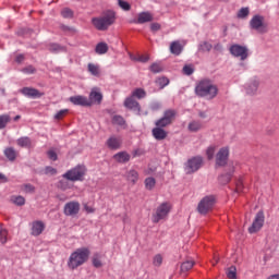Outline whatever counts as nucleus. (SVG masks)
I'll use <instances>...</instances> for the list:
<instances>
[{
    "instance_id": "393cba45",
    "label": "nucleus",
    "mask_w": 279,
    "mask_h": 279,
    "mask_svg": "<svg viewBox=\"0 0 279 279\" xmlns=\"http://www.w3.org/2000/svg\"><path fill=\"white\" fill-rule=\"evenodd\" d=\"M113 158L114 160H117V162H121V163L130 162V154H128V151H120L116 154Z\"/></svg>"
},
{
    "instance_id": "c03bdc74",
    "label": "nucleus",
    "mask_w": 279,
    "mask_h": 279,
    "mask_svg": "<svg viewBox=\"0 0 279 279\" xmlns=\"http://www.w3.org/2000/svg\"><path fill=\"white\" fill-rule=\"evenodd\" d=\"M250 16V9L248 8H242L238 12V19H247Z\"/></svg>"
},
{
    "instance_id": "f257e3e1",
    "label": "nucleus",
    "mask_w": 279,
    "mask_h": 279,
    "mask_svg": "<svg viewBox=\"0 0 279 279\" xmlns=\"http://www.w3.org/2000/svg\"><path fill=\"white\" fill-rule=\"evenodd\" d=\"M88 258H90V250L88 247L76 248L69 257L68 267L72 270L77 269V267L88 263Z\"/></svg>"
},
{
    "instance_id": "6e6552de",
    "label": "nucleus",
    "mask_w": 279,
    "mask_h": 279,
    "mask_svg": "<svg viewBox=\"0 0 279 279\" xmlns=\"http://www.w3.org/2000/svg\"><path fill=\"white\" fill-rule=\"evenodd\" d=\"M229 51L233 58H240L242 61H245L246 58H250V49L247 46L233 44L230 46Z\"/></svg>"
},
{
    "instance_id": "cd10ccee",
    "label": "nucleus",
    "mask_w": 279,
    "mask_h": 279,
    "mask_svg": "<svg viewBox=\"0 0 279 279\" xmlns=\"http://www.w3.org/2000/svg\"><path fill=\"white\" fill-rule=\"evenodd\" d=\"M95 51L96 53H98V56H104L105 53H108V44L106 43L97 44Z\"/></svg>"
},
{
    "instance_id": "4468645a",
    "label": "nucleus",
    "mask_w": 279,
    "mask_h": 279,
    "mask_svg": "<svg viewBox=\"0 0 279 279\" xmlns=\"http://www.w3.org/2000/svg\"><path fill=\"white\" fill-rule=\"evenodd\" d=\"M124 108L136 112V114H141V104H138V101H136V99H134L132 96L125 98Z\"/></svg>"
},
{
    "instance_id": "2eb2a0df",
    "label": "nucleus",
    "mask_w": 279,
    "mask_h": 279,
    "mask_svg": "<svg viewBox=\"0 0 279 279\" xmlns=\"http://www.w3.org/2000/svg\"><path fill=\"white\" fill-rule=\"evenodd\" d=\"M106 145L108 149H112L113 151H117V149H121V145H123V140H121L120 136L113 135L107 140Z\"/></svg>"
},
{
    "instance_id": "7ed1b4c3",
    "label": "nucleus",
    "mask_w": 279,
    "mask_h": 279,
    "mask_svg": "<svg viewBox=\"0 0 279 279\" xmlns=\"http://www.w3.org/2000/svg\"><path fill=\"white\" fill-rule=\"evenodd\" d=\"M195 93L198 97L215 99V97H217V94L219 93V89L216 87V85L213 84V82L204 80L196 85Z\"/></svg>"
},
{
    "instance_id": "9d476101",
    "label": "nucleus",
    "mask_w": 279,
    "mask_h": 279,
    "mask_svg": "<svg viewBox=\"0 0 279 279\" xmlns=\"http://www.w3.org/2000/svg\"><path fill=\"white\" fill-rule=\"evenodd\" d=\"M204 165V158L201 156L192 157L189 159L185 163V173L191 174L195 173L196 171H199L202 169V166Z\"/></svg>"
},
{
    "instance_id": "13d9d810",
    "label": "nucleus",
    "mask_w": 279,
    "mask_h": 279,
    "mask_svg": "<svg viewBox=\"0 0 279 279\" xmlns=\"http://www.w3.org/2000/svg\"><path fill=\"white\" fill-rule=\"evenodd\" d=\"M236 193H241L243 191V181L239 180L235 184Z\"/></svg>"
},
{
    "instance_id": "a19ab883",
    "label": "nucleus",
    "mask_w": 279,
    "mask_h": 279,
    "mask_svg": "<svg viewBox=\"0 0 279 279\" xmlns=\"http://www.w3.org/2000/svg\"><path fill=\"white\" fill-rule=\"evenodd\" d=\"M215 151H217V146L215 145H211L207 148L206 156L208 160H213V158H215Z\"/></svg>"
},
{
    "instance_id": "a878e982",
    "label": "nucleus",
    "mask_w": 279,
    "mask_h": 279,
    "mask_svg": "<svg viewBox=\"0 0 279 279\" xmlns=\"http://www.w3.org/2000/svg\"><path fill=\"white\" fill-rule=\"evenodd\" d=\"M195 266V260L187 259L181 264V271L182 274H186V271H191L193 267Z\"/></svg>"
},
{
    "instance_id": "69168bd1",
    "label": "nucleus",
    "mask_w": 279,
    "mask_h": 279,
    "mask_svg": "<svg viewBox=\"0 0 279 279\" xmlns=\"http://www.w3.org/2000/svg\"><path fill=\"white\" fill-rule=\"evenodd\" d=\"M267 279H279V274L277 275H271Z\"/></svg>"
},
{
    "instance_id": "09e8293b",
    "label": "nucleus",
    "mask_w": 279,
    "mask_h": 279,
    "mask_svg": "<svg viewBox=\"0 0 279 279\" xmlns=\"http://www.w3.org/2000/svg\"><path fill=\"white\" fill-rule=\"evenodd\" d=\"M66 114H69V109H62L56 113L54 119L60 121V119H64V117H66Z\"/></svg>"
},
{
    "instance_id": "473e14b6",
    "label": "nucleus",
    "mask_w": 279,
    "mask_h": 279,
    "mask_svg": "<svg viewBox=\"0 0 279 279\" xmlns=\"http://www.w3.org/2000/svg\"><path fill=\"white\" fill-rule=\"evenodd\" d=\"M187 130L190 132H199V130H202V123L199 121L194 120V121L189 123Z\"/></svg>"
},
{
    "instance_id": "b1692460",
    "label": "nucleus",
    "mask_w": 279,
    "mask_h": 279,
    "mask_svg": "<svg viewBox=\"0 0 279 279\" xmlns=\"http://www.w3.org/2000/svg\"><path fill=\"white\" fill-rule=\"evenodd\" d=\"M153 136L156 138V141H165L167 138V131L165 129L157 126L153 129Z\"/></svg>"
},
{
    "instance_id": "1a4fd4ad",
    "label": "nucleus",
    "mask_w": 279,
    "mask_h": 279,
    "mask_svg": "<svg viewBox=\"0 0 279 279\" xmlns=\"http://www.w3.org/2000/svg\"><path fill=\"white\" fill-rule=\"evenodd\" d=\"M264 226H265V211L259 210L255 215L252 226L248 228V233L256 234V232H260V230H263Z\"/></svg>"
},
{
    "instance_id": "39448f33",
    "label": "nucleus",
    "mask_w": 279,
    "mask_h": 279,
    "mask_svg": "<svg viewBox=\"0 0 279 279\" xmlns=\"http://www.w3.org/2000/svg\"><path fill=\"white\" fill-rule=\"evenodd\" d=\"M250 27L257 34H267L269 32V24L265 22V16L258 14L251 19Z\"/></svg>"
},
{
    "instance_id": "f3484780",
    "label": "nucleus",
    "mask_w": 279,
    "mask_h": 279,
    "mask_svg": "<svg viewBox=\"0 0 279 279\" xmlns=\"http://www.w3.org/2000/svg\"><path fill=\"white\" fill-rule=\"evenodd\" d=\"M154 21V15L150 12H141L137 14V19L133 21L138 25H143L145 23H151Z\"/></svg>"
},
{
    "instance_id": "412c9836",
    "label": "nucleus",
    "mask_w": 279,
    "mask_h": 279,
    "mask_svg": "<svg viewBox=\"0 0 279 279\" xmlns=\"http://www.w3.org/2000/svg\"><path fill=\"white\" fill-rule=\"evenodd\" d=\"M101 99H104V96L99 93V89L93 88L89 94V100H88L90 101V106H93V104H101Z\"/></svg>"
},
{
    "instance_id": "bb28decb",
    "label": "nucleus",
    "mask_w": 279,
    "mask_h": 279,
    "mask_svg": "<svg viewBox=\"0 0 279 279\" xmlns=\"http://www.w3.org/2000/svg\"><path fill=\"white\" fill-rule=\"evenodd\" d=\"M87 71L95 77H99V75H101V70H99V65L95 63H88Z\"/></svg>"
},
{
    "instance_id": "c9c22d12",
    "label": "nucleus",
    "mask_w": 279,
    "mask_h": 279,
    "mask_svg": "<svg viewBox=\"0 0 279 279\" xmlns=\"http://www.w3.org/2000/svg\"><path fill=\"white\" fill-rule=\"evenodd\" d=\"M144 184L147 191H153V189L156 186V179L148 177L145 179Z\"/></svg>"
},
{
    "instance_id": "72a5a7b5",
    "label": "nucleus",
    "mask_w": 279,
    "mask_h": 279,
    "mask_svg": "<svg viewBox=\"0 0 279 279\" xmlns=\"http://www.w3.org/2000/svg\"><path fill=\"white\" fill-rule=\"evenodd\" d=\"M92 263L96 267V269L104 267V264L101 263V255L99 253L94 254V256L92 258Z\"/></svg>"
},
{
    "instance_id": "ea45409f",
    "label": "nucleus",
    "mask_w": 279,
    "mask_h": 279,
    "mask_svg": "<svg viewBox=\"0 0 279 279\" xmlns=\"http://www.w3.org/2000/svg\"><path fill=\"white\" fill-rule=\"evenodd\" d=\"M156 85L160 88H165V86H169V78L162 76L156 80Z\"/></svg>"
},
{
    "instance_id": "ddd939ff",
    "label": "nucleus",
    "mask_w": 279,
    "mask_h": 279,
    "mask_svg": "<svg viewBox=\"0 0 279 279\" xmlns=\"http://www.w3.org/2000/svg\"><path fill=\"white\" fill-rule=\"evenodd\" d=\"M230 156V148L222 147L216 155V165L218 167H226L228 165V158Z\"/></svg>"
},
{
    "instance_id": "6e6d98bb",
    "label": "nucleus",
    "mask_w": 279,
    "mask_h": 279,
    "mask_svg": "<svg viewBox=\"0 0 279 279\" xmlns=\"http://www.w3.org/2000/svg\"><path fill=\"white\" fill-rule=\"evenodd\" d=\"M45 173L50 174V175H56L58 173V170L53 167H46Z\"/></svg>"
},
{
    "instance_id": "a211bd4d",
    "label": "nucleus",
    "mask_w": 279,
    "mask_h": 279,
    "mask_svg": "<svg viewBox=\"0 0 279 279\" xmlns=\"http://www.w3.org/2000/svg\"><path fill=\"white\" fill-rule=\"evenodd\" d=\"M184 43L182 44L180 40H174L170 44V53H172V56H180L182 53V51H184Z\"/></svg>"
},
{
    "instance_id": "6ab92c4d",
    "label": "nucleus",
    "mask_w": 279,
    "mask_h": 279,
    "mask_svg": "<svg viewBox=\"0 0 279 279\" xmlns=\"http://www.w3.org/2000/svg\"><path fill=\"white\" fill-rule=\"evenodd\" d=\"M260 86V81L257 78L251 80L246 85V95H256L258 93V87Z\"/></svg>"
},
{
    "instance_id": "bf43d9fd",
    "label": "nucleus",
    "mask_w": 279,
    "mask_h": 279,
    "mask_svg": "<svg viewBox=\"0 0 279 279\" xmlns=\"http://www.w3.org/2000/svg\"><path fill=\"white\" fill-rule=\"evenodd\" d=\"M24 191H25V193H34L35 187L32 184H26V185H24Z\"/></svg>"
},
{
    "instance_id": "f03ea898",
    "label": "nucleus",
    "mask_w": 279,
    "mask_h": 279,
    "mask_svg": "<svg viewBox=\"0 0 279 279\" xmlns=\"http://www.w3.org/2000/svg\"><path fill=\"white\" fill-rule=\"evenodd\" d=\"M114 21H117V16L114 15V12L109 11L104 15L93 17L92 25L98 32H107V29H109L111 25H114Z\"/></svg>"
},
{
    "instance_id": "5fc2aeb1",
    "label": "nucleus",
    "mask_w": 279,
    "mask_h": 279,
    "mask_svg": "<svg viewBox=\"0 0 279 279\" xmlns=\"http://www.w3.org/2000/svg\"><path fill=\"white\" fill-rule=\"evenodd\" d=\"M194 71H195V70L193 69L192 65H185V66L183 68V73H184V75H193Z\"/></svg>"
},
{
    "instance_id": "f8f14e48",
    "label": "nucleus",
    "mask_w": 279,
    "mask_h": 279,
    "mask_svg": "<svg viewBox=\"0 0 279 279\" xmlns=\"http://www.w3.org/2000/svg\"><path fill=\"white\" fill-rule=\"evenodd\" d=\"M173 119H175V110H167L165 111L163 117L159 119L155 125H157V128H167V125L173 123Z\"/></svg>"
},
{
    "instance_id": "79ce46f5",
    "label": "nucleus",
    "mask_w": 279,
    "mask_h": 279,
    "mask_svg": "<svg viewBox=\"0 0 279 279\" xmlns=\"http://www.w3.org/2000/svg\"><path fill=\"white\" fill-rule=\"evenodd\" d=\"M226 274H227V278L236 279V267L235 266L229 267Z\"/></svg>"
},
{
    "instance_id": "aec40b11",
    "label": "nucleus",
    "mask_w": 279,
    "mask_h": 279,
    "mask_svg": "<svg viewBox=\"0 0 279 279\" xmlns=\"http://www.w3.org/2000/svg\"><path fill=\"white\" fill-rule=\"evenodd\" d=\"M69 100L71 101V104H73L74 106H90V101L88 100V98H86V96H72L69 98Z\"/></svg>"
},
{
    "instance_id": "dca6fc26",
    "label": "nucleus",
    "mask_w": 279,
    "mask_h": 279,
    "mask_svg": "<svg viewBox=\"0 0 279 279\" xmlns=\"http://www.w3.org/2000/svg\"><path fill=\"white\" fill-rule=\"evenodd\" d=\"M45 222L36 220L32 222L31 234L32 236H40L45 232Z\"/></svg>"
},
{
    "instance_id": "338daca9",
    "label": "nucleus",
    "mask_w": 279,
    "mask_h": 279,
    "mask_svg": "<svg viewBox=\"0 0 279 279\" xmlns=\"http://www.w3.org/2000/svg\"><path fill=\"white\" fill-rule=\"evenodd\" d=\"M13 120H14V121L21 120V116H15Z\"/></svg>"
},
{
    "instance_id": "e2e57ef3",
    "label": "nucleus",
    "mask_w": 279,
    "mask_h": 279,
    "mask_svg": "<svg viewBox=\"0 0 279 279\" xmlns=\"http://www.w3.org/2000/svg\"><path fill=\"white\" fill-rule=\"evenodd\" d=\"M84 210H85L86 213H88V214L95 213V208L88 206V204H85V205H84Z\"/></svg>"
},
{
    "instance_id": "f704fd0d",
    "label": "nucleus",
    "mask_w": 279,
    "mask_h": 279,
    "mask_svg": "<svg viewBox=\"0 0 279 279\" xmlns=\"http://www.w3.org/2000/svg\"><path fill=\"white\" fill-rule=\"evenodd\" d=\"M10 121H12V118H10V114L0 116V130H4V128H7Z\"/></svg>"
},
{
    "instance_id": "603ef678",
    "label": "nucleus",
    "mask_w": 279,
    "mask_h": 279,
    "mask_svg": "<svg viewBox=\"0 0 279 279\" xmlns=\"http://www.w3.org/2000/svg\"><path fill=\"white\" fill-rule=\"evenodd\" d=\"M149 69L151 73H160L162 71V66L158 63H153Z\"/></svg>"
},
{
    "instance_id": "c85d7f7f",
    "label": "nucleus",
    "mask_w": 279,
    "mask_h": 279,
    "mask_svg": "<svg viewBox=\"0 0 279 279\" xmlns=\"http://www.w3.org/2000/svg\"><path fill=\"white\" fill-rule=\"evenodd\" d=\"M126 180L133 184H136L138 182V172L136 170H130L126 173Z\"/></svg>"
},
{
    "instance_id": "3c124183",
    "label": "nucleus",
    "mask_w": 279,
    "mask_h": 279,
    "mask_svg": "<svg viewBox=\"0 0 279 279\" xmlns=\"http://www.w3.org/2000/svg\"><path fill=\"white\" fill-rule=\"evenodd\" d=\"M131 60H136L137 62H149V54H142L138 58H132Z\"/></svg>"
},
{
    "instance_id": "4be33fe9",
    "label": "nucleus",
    "mask_w": 279,
    "mask_h": 279,
    "mask_svg": "<svg viewBox=\"0 0 279 279\" xmlns=\"http://www.w3.org/2000/svg\"><path fill=\"white\" fill-rule=\"evenodd\" d=\"M3 154L9 162H14V160H16V158H19V151L16 149H14V147H7L3 150Z\"/></svg>"
},
{
    "instance_id": "0e129e2a",
    "label": "nucleus",
    "mask_w": 279,
    "mask_h": 279,
    "mask_svg": "<svg viewBox=\"0 0 279 279\" xmlns=\"http://www.w3.org/2000/svg\"><path fill=\"white\" fill-rule=\"evenodd\" d=\"M0 180H2V182H8V178L4 177V174L1 172H0Z\"/></svg>"
},
{
    "instance_id": "2f4dec72",
    "label": "nucleus",
    "mask_w": 279,
    "mask_h": 279,
    "mask_svg": "<svg viewBox=\"0 0 279 279\" xmlns=\"http://www.w3.org/2000/svg\"><path fill=\"white\" fill-rule=\"evenodd\" d=\"M10 202H12V204H15V206H25V197L21 195L11 196Z\"/></svg>"
},
{
    "instance_id": "c756f323",
    "label": "nucleus",
    "mask_w": 279,
    "mask_h": 279,
    "mask_svg": "<svg viewBox=\"0 0 279 279\" xmlns=\"http://www.w3.org/2000/svg\"><path fill=\"white\" fill-rule=\"evenodd\" d=\"M131 97L133 99H134V97H136V99H145V97H147V93L143 88H136L135 90L132 92Z\"/></svg>"
},
{
    "instance_id": "423d86ee",
    "label": "nucleus",
    "mask_w": 279,
    "mask_h": 279,
    "mask_svg": "<svg viewBox=\"0 0 279 279\" xmlns=\"http://www.w3.org/2000/svg\"><path fill=\"white\" fill-rule=\"evenodd\" d=\"M217 202V198L213 195L205 196L201 199L197 206V211L199 215H208L213 208H215V204Z\"/></svg>"
},
{
    "instance_id": "052dcab7",
    "label": "nucleus",
    "mask_w": 279,
    "mask_h": 279,
    "mask_svg": "<svg viewBox=\"0 0 279 279\" xmlns=\"http://www.w3.org/2000/svg\"><path fill=\"white\" fill-rule=\"evenodd\" d=\"M150 29H151V32H158L160 29V24L159 23H151L150 24Z\"/></svg>"
},
{
    "instance_id": "7c9ffc66",
    "label": "nucleus",
    "mask_w": 279,
    "mask_h": 279,
    "mask_svg": "<svg viewBox=\"0 0 279 279\" xmlns=\"http://www.w3.org/2000/svg\"><path fill=\"white\" fill-rule=\"evenodd\" d=\"M16 143L19 147H32V140L27 136L20 137Z\"/></svg>"
},
{
    "instance_id": "0eeeda50",
    "label": "nucleus",
    "mask_w": 279,
    "mask_h": 279,
    "mask_svg": "<svg viewBox=\"0 0 279 279\" xmlns=\"http://www.w3.org/2000/svg\"><path fill=\"white\" fill-rule=\"evenodd\" d=\"M169 213H171V204L162 203L159 205L153 215V223H159L160 221L167 219L169 217Z\"/></svg>"
},
{
    "instance_id": "e433bc0d",
    "label": "nucleus",
    "mask_w": 279,
    "mask_h": 279,
    "mask_svg": "<svg viewBox=\"0 0 279 279\" xmlns=\"http://www.w3.org/2000/svg\"><path fill=\"white\" fill-rule=\"evenodd\" d=\"M49 51H51V53H60V51H66V48L58 45V44H51L48 47Z\"/></svg>"
},
{
    "instance_id": "5701e85b",
    "label": "nucleus",
    "mask_w": 279,
    "mask_h": 279,
    "mask_svg": "<svg viewBox=\"0 0 279 279\" xmlns=\"http://www.w3.org/2000/svg\"><path fill=\"white\" fill-rule=\"evenodd\" d=\"M21 93L22 95H25V97H31L32 99H36V97H41L40 92L32 87H24L21 89Z\"/></svg>"
},
{
    "instance_id": "49530a36",
    "label": "nucleus",
    "mask_w": 279,
    "mask_h": 279,
    "mask_svg": "<svg viewBox=\"0 0 279 279\" xmlns=\"http://www.w3.org/2000/svg\"><path fill=\"white\" fill-rule=\"evenodd\" d=\"M153 265L155 267H160V265H162V255L161 254H157V255L154 256Z\"/></svg>"
},
{
    "instance_id": "864d4df0",
    "label": "nucleus",
    "mask_w": 279,
    "mask_h": 279,
    "mask_svg": "<svg viewBox=\"0 0 279 279\" xmlns=\"http://www.w3.org/2000/svg\"><path fill=\"white\" fill-rule=\"evenodd\" d=\"M47 156L49 160H53V161L58 160V154L53 149L48 150Z\"/></svg>"
},
{
    "instance_id": "680f3d73",
    "label": "nucleus",
    "mask_w": 279,
    "mask_h": 279,
    "mask_svg": "<svg viewBox=\"0 0 279 279\" xmlns=\"http://www.w3.org/2000/svg\"><path fill=\"white\" fill-rule=\"evenodd\" d=\"M25 60V54H17L15 58V62H17V64H21V62H23Z\"/></svg>"
},
{
    "instance_id": "20e7f679",
    "label": "nucleus",
    "mask_w": 279,
    "mask_h": 279,
    "mask_svg": "<svg viewBox=\"0 0 279 279\" xmlns=\"http://www.w3.org/2000/svg\"><path fill=\"white\" fill-rule=\"evenodd\" d=\"M84 175H86V167L76 166L70 170H68L62 178L64 180H69L70 182H82L84 180Z\"/></svg>"
},
{
    "instance_id": "9b49d317",
    "label": "nucleus",
    "mask_w": 279,
    "mask_h": 279,
    "mask_svg": "<svg viewBox=\"0 0 279 279\" xmlns=\"http://www.w3.org/2000/svg\"><path fill=\"white\" fill-rule=\"evenodd\" d=\"M80 202H68L63 207V215H65V217H76V215H80Z\"/></svg>"
},
{
    "instance_id": "de8ad7c7",
    "label": "nucleus",
    "mask_w": 279,
    "mask_h": 279,
    "mask_svg": "<svg viewBox=\"0 0 279 279\" xmlns=\"http://www.w3.org/2000/svg\"><path fill=\"white\" fill-rule=\"evenodd\" d=\"M22 73H25V75H34V73H36V68L33 65H27L22 70Z\"/></svg>"
},
{
    "instance_id": "8fccbe9b",
    "label": "nucleus",
    "mask_w": 279,
    "mask_h": 279,
    "mask_svg": "<svg viewBox=\"0 0 279 279\" xmlns=\"http://www.w3.org/2000/svg\"><path fill=\"white\" fill-rule=\"evenodd\" d=\"M118 3H119V5H120V8H121L122 10H124L125 12H129V10H131V8H132V7L128 3V1H125V0H119Z\"/></svg>"
},
{
    "instance_id": "58836bf2",
    "label": "nucleus",
    "mask_w": 279,
    "mask_h": 279,
    "mask_svg": "<svg viewBox=\"0 0 279 279\" xmlns=\"http://www.w3.org/2000/svg\"><path fill=\"white\" fill-rule=\"evenodd\" d=\"M111 123L113 125L123 126L125 124V119H123V117H121V116H113L112 120H111Z\"/></svg>"
},
{
    "instance_id": "4c0bfd02",
    "label": "nucleus",
    "mask_w": 279,
    "mask_h": 279,
    "mask_svg": "<svg viewBox=\"0 0 279 279\" xmlns=\"http://www.w3.org/2000/svg\"><path fill=\"white\" fill-rule=\"evenodd\" d=\"M71 186H72L71 183H69V180L66 179L60 180L58 182V189H60L61 191H69Z\"/></svg>"
},
{
    "instance_id": "37998d69",
    "label": "nucleus",
    "mask_w": 279,
    "mask_h": 279,
    "mask_svg": "<svg viewBox=\"0 0 279 279\" xmlns=\"http://www.w3.org/2000/svg\"><path fill=\"white\" fill-rule=\"evenodd\" d=\"M232 180V172L219 177L220 184H228Z\"/></svg>"
},
{
    "instance_id": "4d7b16f0",
    "label": "nucleus",
    "mask_w": 279,
    "mask_h": 279,
    "mask_svg": "<svg viewBox=\"0 0 279 279\" xmlns=\"http://www.w3.org/2000/svg\"><path fill=\"white\" fill-rule=\"evenodd\" d=\"M201 48L203 51H210V49H213V45H210L209 43H204L203 45H201Z\"/></svg>"
},
{
    "instance_id": "a18cd8bd",
    "label": "nucleus",
    "mask_w": 279,
    "mask_h": 279,
    "mask_svg": "<svg viewBox=\"0 0 279 279\" xmlns=\"http://www.w3.org/2000/svg\"><path fill=\"white\" fill-rule=\"evenodd\" d=\"M61 16L63 19H73V10L69 9V8H64L61 11Z\"/></svg>"
}]
</instances>
